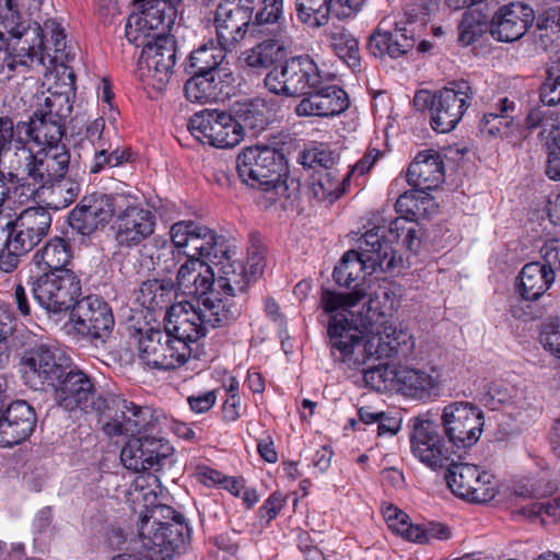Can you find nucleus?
Segmentation results:
<instances>
[{"label": "nucleus", "instance_id": "obj_43", "mask_svg": "<svg viewBox=\"0 0 560 560\" xmlns=\"http://www.w3.org/2000/svg\"><path fill=\"white\" fill-rule=\"evenodd\" d=\"M269 103L260 97L236 102L234 104V114L237 122H242L243 129L248 128L254 131L266 129L270 117Z\"/></svg>", "mask_w": 560, "mask_h": 560}, {"label": "nucleus", "instance_id": "obj_31", "mask_svg": "<svg viewBox=\"0 0 560 560\" xmlns=\"http://www.w3.org/2000/svg\"><path fill=\"white\" fill-rule=\"evenodd\" d=\"M234 256L235 253L228 248L217 260H211L218 267L215 288L236 299H245L244 293L254 277Z\"/></svg>", "mask_w": 560, "mask_h": 560}, {"label": "nucleus", "instance_id": "obj_39", "mask_svg": "<svg viewBox=\"0 0 560 560\" xmlns=\"http://www.w3.org/2000/svg\"><path fill=\"white\" fill-rule=\"evenodd\" d=\"M457 450L471 447L480 439L483 412L471 402H457Z\"/></svg>", "mask_w": 560, "mask_h": 560}, {"label": "nucleus", "instance_id": "obj_41", "mask_svg": "<svg viewBox=\"0 0 560 560\" xmlns=\"http://www.w3.org/2000/svg\"><path fill=\"white\" fill-rule=\"evenodd\" d=\"M329 47L335 55L350 68L360 67L361 54L359 39L342 25H332L326 33Z\"/></svg>", "mask_w": 560, "mask_h": 560}, {"label": "nucleus", "instance_id": "obj_40", "mask_svg": "<svg viewBox=\"0 0 560 560\" xmlns=\"http://www.w3.org/2000/svg\"><path fill=\"white\" fill-rule=\"evenodd\" d=\"M396 381V392L417 398L431 396L438 387L435 377L407 366H398Z\"/></svg>", "mask_w": 560, "mask_h": 560}, {"label": "nucleus", "instance_id": "obj_42", "mask_svg": "<svg viewBox=\"0 0 560 560\" xmlns=\"http://www.w3.org/2000/svg\"><path fill=\"white\" fill-rule=\"evenodd\" d=\"M228 51L232 50L225 49L218 43L215 45L213 40H209L190 52L187 70L197 72H220L224 73V77L228 78V69L221 67Z\"/></svg>", "mask_w": 560, "mask_h": 560}, {"label": "nucleus", "instance_id": "obj_30", "mask_svg": "<svg viewBox=\"0 0 560 560\" xmlns=\"http://www.w3.org/2000/svg\"><path fill=\"white\" fill-rule=\"evenodd\" d=\"M457 498L486 503L495 497L494 477L477 465L457 462Z\"/></svg>", "mask_w": 560, "mask_h": 560}, {"label": "nucleus", "instance_id": "obj_16", "mask_svg": "<svg viewBox=\"0 0 560 560\" xmlns=\"http://www.w3.org/2000/svg\"><path fill=\"white\" fill-rule=\"evenodd\" d=\"M58 405L68 410L100 413L106 407V398L97 395L92 378L82 371H67L54 385Z\"/></svg>", "mask_w": 560, "mask_h": 560}, {"label": "nucleus", "instance_id": "obj_1", "mask_svg": "<svg viewBox=\"0 0 560 560\" xmlns=\"http://www.w3.org/2000/svg\"><path fill=\"white\" fill-rule=\"evenodd\" d=\"M266 89L278 96L302 97L298 117H334L349 107L345 90L332 83L310 56H299L273 66L264 80Z\"/></svg>", "mask_w": 560, "mask_h": 560}, {"label": "nucleus", "instance_id": "obj_32", "mask_svg": "<svg viewBox=\"0 0 560 560\" xmlns=\"http://www.w3.org/2000/svg\"><path fill=\"white\" fill-rule=\"evenodd\" d=\"M176 281L183 294L190 296L187 301L194 302L215 288V273L203 260L187 259L179 267Z\"/></svg>", "mask_w": 560, "mask_h": 560}, {"label": "nucleus", "instance_id": "obj_59", "mask_svg": "<svg viewBox=\"0 0 560 560\" xmlns=\"http://www.w3.org/2000/svg\"><path fill=\"white\" fill-rule=\"evenodd\" d=\"M36 112L50 117L49 119L63 122V120L71 114L72 105L67 94L51 93L45 98L44 105Z\"/></svg>", "mask_w": 560, "mask_h": 560}, {"label": "nucleus", "instance_id": "obj_55", "mask_svg": "<svg viewBox=\"0 0 560 560\" xmlns=\"http://www.w3.org/2000/svg\"><path fill=\"white\" fill-rule=\"evenodd\" d=\"M337 160L338 154L324 144L305 148L298 158L299 163L304 167H320L323 171L332 168Z\"/></svg>", "mask_w": 560, "mask_h": 560}, {"label": "nucleus", "instance_id": "obj_61", "mask_svg": "<svg viewBox=\"0 0 560 560\" xmlns=\"http://www.w3.org/2000/svg\"><path fill=\"white\" fill-rule=\"evenodd\" d=\"M539 341L545 350L560 359V322L546 324L540 332Z\"/></svg>", "mask_w": 560, "mask_h": 560}, {"label": "nucleus", "instance_id": "obj_5", "mask_svg": "<svg viewBox=\"0 0 560 560\" xmlns=\"http://www.w3.org/2000/svg\"><path fill=\"white\" fill-rule=\"evenodd\" d=\"M354 318L370 334L364 341V351L375 355L376 360L407 359L415 350L411 334L397 328L385 318L383 302L377 294H370L362 311L354 313Z\"/></svg>", "mask_w": 560, "mask_h": 560}, {"label": "nucleus", "instance_id": "obj_49", "mask_svg": "<svg viewBox=\"0 0 560 560\" xmlns=\"http://www.w3.org/2000/svg\"><path fill=\"white\" fill-rule=\"evenodd\" d=\"M380 234L383 236L385 242L392 246V242H399L401 238V234L399 230H406V234L402 237L401 244L411 253H418L422 243L423 231L418 222L408 221L406 219L396 218L390 221L388 226V233L390 240H385L383 228L378 226Z\"/></svg>", "mask_w": 560, "mask_h": 560}, {"label": "nucleus", "instance_id": "obj_44", "mask_svg": "<svg viewBox=\"0 0 560 560\" xmlns=\"http://www.w3.org/2000/svg\"><path fill=\"white\" fill-rule=\"evenodd\" d=\"M349 180L350 173L342 175L332 167L318 172L311 189L316 199L331 203L346 192Z\"/></svg>", "mask_w": 560, "mask_h": 560}, {"label": "nucleus", "instance_id": "obj_7", "mask_svg": "<svg viewBox=\"0 0 560 560\" xmlns=\"http://www.w3.org/2000/svg\"><path fill=\"white\" fill-rule=\"evenodd\" d=\"M380 228L366 231L359 240V250L350 249L335 267L334 279L339 285L352 287L353 291H362V299L366 295L360 288L358 280L362 271L372 275L377 270L383 272L393 270L398 261L393 247L383 240Z\"/></svg>", "mask_w": 560, "mask_h": 560}, {"label": "nucleus", "instance_id": "obj_18", "mask_svg": "<svg viewBox=\"0 0 560 560\" xmlns=\"http://www.w3.org/2000/svg\"><path fill=\"white\" fill-rule=\"evenodd\" d=\"M66 361L57 350L39 346L23 355L20 364L22 378L33 389H42L45 385L54 387L67 372Z\"/></svg>", "mask_w": 560, "mask_h": 560}, {"label": "nucleus", "instance_id": "obj_9", "mask_svg": "<svg viewBox=\"0 0 560 560\" xmlns=\"http://www.w3.org/2000/svg\"><path fill=\"white\" fill-rule=\"evenodd\" d=\"M32 292L48 314H61L72 311L80 301L82 285L72 270L44 271L33 281Z\"/></svg>", "mask_w": 560, "mask_h": 560}, {"label": "nucleus", "instance_id": "obj_50", "mask_svg": "<svg viewBox=\"0 0 560 560\" xmlns=\"http://www.w3.org/2000/svg\"><path fill=\"white\" fill-rule=\"evenodd\" d=\"M283 56V46L276 39H265L244 54L247 67L269 68Z\"/></svg>", "mask_w": 560, "mask_h": 560}, {"label": "nucleus", "instance_id": "obj_26", "mask_svg": "<svg viewBox=\"0 0 560 560\" xmlns=\"http://www.w3.org/2000/svg\"><path fill=\"white\" fill-rule=\"evenodd\" d=\"M194 302L182 301L166 312L164 329L176 340L189 346L208 332V327Z\"/></svg>", "mask_w": 560, "mask_h": 560}, {"label": "nucleus", "instance_id": "obj_52", "mask_svg": "<svg viewBox=\"0 0 560 560\" xmlns=\"http://www.w3.org/2000/svg\"><path fill=\"white\" fill-rule=\"evenodd\" d=\"M159 479L156 476L148 474L138 476L131 489L129 490L130 500L133 503L142 504L143 511H148L156 504Z\"/></svg>", "mask_w": 560, "mask_h": 560}, {"label": "nucleus", "instance_id": "obj_56", "mask_svg": "<svg viewBox=\"0 0 560 560\" xmlns=\"http://www.w3.org/2000/svg\"><path fill=\"white\" fill-rule=\"evenodd\" d=\"M148 521V524L156 527H173V523H185V517L173 508L165 504H154L148 511H140V522Z\"/></svg>", "mask_w": 560, "mask_h": 560}, {"label": "nucleus", "instance_id": "obj_27", "mask_svg": "<svg viewBox=\"0 0 560 560\" xmlns=\"http://www.w3.org/2000/svg\"><path fill=\"white\" fill-rule=\"evenodd\" d=\"M51 215L43 207L24 209L13 220L12 247L14 250L30 252L47 236Z\"/></svg>", "mask_w": 560, "mask_h": 560}, {"label": "nucleus", "instance_id": "obj_36", "mask_svg": "<svg viewBox=\"0 0 560 560\" xmlns=\"http://www.w3.org/2000/svg\"><path fill=\"white\" fill-rule=\"evenodd\" d=\"M192 77L185 83V96L192 103L215 102L228 94L229 83L223 80L224 73L189 71Z\"/></svg>", "mask_w": 560, "mask_h": 560}, {"label": "nucleus", "instance_id": "obj_12", "mask_svg": "<svg viewBox=\"0 0 560 560\" xmlns=\"http://www.w3.org/2000/svg\"><path fill=\"white\" fill-rule=\"evenodd\" d=\"M127 197L95 191L85 195L71 210L68 222L72 233L90 236L116 215Z\"/></svg>", "mask_w": 560, "mask_h": 560}, {"label": "nucleus", "instance_id": "obj_25", "mask_svg": "<svg viewBox=\"0 0 560 560\" xmlns=\"http://www.w3.org/2000/svg\"><path fill=\"white\" fill-rule=\"evenodd\" d=\"M35 409L25 400H14L0 410V446L12 447L26 441L36 427Z\"/></svg>", "mask_w": 560, "mask_h": 560}, {"label": "nucleus", "instance_id": "obj_24", "mask_svg": "<svg viewBox=\"0 0 560 560\" xmlns=\"http://www.w3.org/2000/svg\"><path fill=\"white\" fill-rule=\"evenodd\" d=\"M172 451L168 442L147 435L129 440L120 452V458L127 469L147 471L162 467Z\"/></svg>", "mask_w": 560, "mask_h": 560}, {"label": "nucleus", "instance_id": "obj_54", "mask_svg": "<svg viewBox=\"0 0 560 560\" xmlns=\"http://www.w3.org/2000/svg\"><path fill=\"white\" fill-rule=\"evenodd\" d=\"M143 24V20L137 14L130 15L127 21L125 36L127 40L136 47H142V49L148 48L158 37L166 35L159 33L154 28H149V25Z\"/></svg>", "mask_w": 560, "mask_h": 560}, {"label": "nucleus", "instance_id": "obj_33", "mask_svg": "<svg viewBox=\"0 0 560 560\" xmlns=\"http://www.w3.org/2000/svg\"><path fill=\"white\" fill-rule=\"evenodd\" d=\"M444 180V165L440 153L422 151L407 171L408 184L418 190H433Z\"/></svg>", "mask_w": 560, "mask_h": 560}, {"label": "nucleus", "instance_id": "obj_57", "mask_svg": "<svg viewBox=\"0 0 560 560\" xmlns=\"http://www.w3.org/2000/svg\"><path fill=\"white\" fill-rule=\"evenodd\" d=\"M545 82L540 86V101L547 106L560 103V57L549 62Z\"/></svg>", "mask_w": 560, "mask_h": 560}, {"label": "nucleus", "instance_id": "obj_37", "mask_svg": "<svg viewBox=\"0 0 560 560\" xmlns=\"http://www.w3.org/2000/svg\"><path fill=\"white\" fill-rule=\"evenodd\" d=\"M459 9L466 8L459 25L457 42L463 46H469L479 42L490 32L491 20L489 4L483 7L459 3Z\"/></svg>", "mask_w": 560, "mask_h": 560}, {"label": "nucleus", "instance_id": "obj_13", "mask_svg": "<svg viewBox=\"0 0 560 560\" xmlns=\"http://www.w3.org/2000/svg\"><path fill=\"white\" fill-rule=\"evenodd\" d=\"M103 432L108 436L140 434L152 425L151 408L120 397L108 396L106 407L98 413Z\"/></svg>", "mask_w": 560, "mask_h": 560}, {"label": "nucleus", "instance_id": "obj_48", "mask_svg": "<svg viewBox=\"0 0 560 560\" xmlns=\"http://www.w3.org/2000/svg\"><path fill=\"white\" fill-rule=\"evenodd\" d=\"M298 20L312 30L328 24L331 13V0H295Z\"/></svg>", "mask_w": 560, "mask_h": 560}, {"label": "nucleus", "instance_id": "obj_17", "mask_svg": "<svg viewBox=\"0 0 560 560\" xmlns=\"http://www.w3.org/2000/svg\"><path fill=\"white\" fill-rule=\"evenodd\" d=\"M176 63L175 39L160 36L148 48H143L138 60L137 75L156 90H163L168 83Z\"/></svg>", "mask_w": 560, "mask_h": 560}, {"label": "nucleus", "instance_id": "obj_3", "mask_svg": "<svg viewBox=\"0 0 560 560\" xmlns=\"http://www.w3.org/2000/svg\"><path fill=\"white\" fill-rule=\"evenodd\" d=\"M13 0H0V40L7 42V49L21 66L34 62L46 65L63 63L69 54L65 30L56 20H46L43 25L32 27L20 21Z\"/></svg>", "mask_w": 560, "mask_h": 560}, {"label": "nucleus", "instance_id": "obj_6", "mask_svg": "<svg viewBox=\"0 0 560 560\" xmlns=\"http://www.w3.org/2000/svg\"><path fill=\"white\" fill-rule=\"evenodd\" d=\"M442 427L447 440L441 438L431 421H420L411 434L413 455L433 470L443 471V480L452 493H455V405L450 404L443 409Z\"/></svg>", "mask_w": 560, "mask_h": 560}, {"label": "nucleus", "instance_id": "obj_28", "mask_svg": "<svg viewBox=\"0 0 560 560\" xmlns=\"http://www.w3.org/2000/svg\"><path fill=\"white\" fill-rule=\"evenodd\" d=\"M533 9L522 2L501 7L491 18L490 34L499 42L511 43L520 39L533 24Z\"/></svg>", "mask_w": 560, "mask_h": 560}, {"label": "nucleus", "instance_id": "obj_10", "mask_svg": "<svg viewBox=\"0 0 560 560\" xmlns=\"http://www.w3.org/2000/svg\"><path fill=\"white\" fill-rule=\"evenodd\" d=\"M114 325L112 307L98 295H88L77 302L69 319L70 328L96 347L107 341Z\"/></svg>", "mask_w": 560, "mask_h": 560}, {"label": "nucleus", "instance_id": "obj_38", "mask_svg": "<svg viewBox=\"0 0 560 560\" xmlns=\"http://www.w3.org/2000/svg\"><path fill=\"white\" fill-rule=\"evenodd\" d=\"M49 118L42 113L35 112L30 121L18 122L19 131L25 133L26 140L31 139L43 147L65 145L60 143L63 136V122Z\"/></svg>", "mask_w": 560, "mask_h": 560}, {"label": "nucleus", "instance_id": "obj_11", "mask_svg": "<svg viewBox=\"0 0 560 560\" xmlns=\"http://www.w3.org/2000/svg\"><path fill=\"white\" fill-rule=\"evenodd\" d=\"M139 358L150 369L168 371L180 368L191 354V348L176 341L165 329L150 328L140 334Z\"/></svg>", "mask_w": 560, "mask_h": 560}, {"label": "nucleus", "instance_id": "obj_47", "mask_svg": "<svg viewBox=\"0 0 560 560\" xmlns=\"http://www.w3.org/2000/svg\"><path fill=\"white\" fill-rule=\"evenodd\" d=\"M283 0H261L252 25V36L272 35L283 20Z\"/></svg>", "mask_w": 560, "mask_h": 560}, {"label": "nucleus", "instance_id": "obj_20", "mask_svg": "<svg viewBox=\"0 0 560 560\" xmlns=\"http://www.w3.org/2000/svg\"><path fill=\"white\" fill-rule=\"evenodd\" d=\"M253 8L237 0H223L217 7L213 24L217 42L225 49H235L246 34L252 36Z\"/></svg>", "mask_w": 560, "mask_h": 560}, {"label": "nucleus", "instance_id": "obj_34", "mask_svg": "<svg viewBox=\"0 0 560 560\" xmlns=\"http://www.w3.org/2000/svg\"><path fill=\"white\" fill-rule=\"evenodd\" d=\"M26 139L18 124L9 116H0V167L8 171V178L15 166L25 160Z\"/></svg>", "mask_w": 560, "mask_h": 560}, {"label": "nucleus", "instance_id": "obj_23", "mask_svg": "<svg viewBox=\"0 0 560 560\" xmlns=\"http://www.w3.org/2000/svg\"><path fill=\"white\" fill-rule=\"evenodd\" d=\"M454 83L431 92L419 90L413 96V106L419 112L430 113V126L438 133H448L455 129Z\"/></svg>", "mask_w": 560, "mask_h": 560}, {"label": "nucleus", "instance_id": "obj_51", "mask_svg": "<svg viewBox=\"0 0 560 560\" xmlns=\"http://www.w3.org/2000/svg\"><path fill=\"white\" fill-rule=\"evenodd\" d=\"M517 514L529 520H539L541 524L560 522V497L530 501L522 505Z\"/></svg>", "mask_w": 560, "mask_h": 560}, {"label": "nucleus", "instance_id": "obj_14", "mask_svg": "<svg viewBox=\"0 0 560 560\" xmlns=\"http://www.w3.org/2000/svg\"><path fill=\"white\" fill-rule=\"evenodd\" d=\"M188 129L197 139L220 149L233 148L244 138L242 122L219 109H203L194 114Z\"/></svg>", "mask_w": 560, "mask_h": 560}, {"label": "nucleus", "instance_id": "obj_19", "mask_svg": "<svg viewBox=\"0 0 560 560\" xmlns=\"http://www.w3.org/2000/svg\"><path fill=\"white\" fill-rule=\"evenodd\" d=\"M112 229L119 247H136L154 233L155 215L127 198L116 213Z\"/></svg>", "mask_w": 560, "mask_h": 560}, {"label": "nucleus", "instance_id": "obj_21", "mask_svg": "<svg viewBox=\"0 0 560 560\" xmlns=\"http://www.w3.org/2000/svg\"><path fill=\"white\" fill-rule=\"evenodd\" d=\"M173 527H156L148 524V521L139 524V538L144 557L149 560H170L184 545L189 536L190 528L187 524L173 523Z\"/></svg>", "mask_w": 560, "mask_h": 560}, {"label": "nucleus", "instance_id": "obj_8", "mask_svg": "<svg viewBox=\"0 0 560 560\" xmlns=\"http://www.w3.org/2000/svg\"><path fill=\"white\" fill-rule=\"evenodd\" d=\"M236 171L244 184L269 190L284 184L287 160L281 151L270 147H248L236 159Z\"/></svg>", "mask_w": 560, "mask_h": 560}, {"label": "nucleus", "instance_id": "obj_53", "mask_svg": "<svg viewBox=\"0 0 560 560\" xmlns=\"http://www.w3.org/2000/svg\"><path fill=\"white\" fill-rule=\"evenodd\" d=\"M396 365L380 364L366 370L363 374V381L366 386L376 392H392L396 387L397 378Z\"/></svg>", "mask_w": 560, "mask_h": 560}, {"label": "nucleus", "instance_id": "obj_22", "mask_svg": "<svg viewBox=\"0 0 560 560\" xmlns=\"http://www.w3.org/2000/svg\"><path fill=\"white\" fill-rule=\"evenodd\" d=\"M418 36L413 21L400 20L392 31L376 28L368 38L366 49L376 58L397 59L415 47Z\"/></svg>", "mask_w": 560, "mask_h": 560}, {"label": "nucleus", "instance_id": "obj_62", "mask_svg": "<svg viewBox=\"0 0 560 560\" xmlns=\"http://www.w3.org/2000/svg\"><path fill=\"white\" fill-rule=\"evenodd\" d=\"M503 121L498 113L485 114L480 122V131L488 133L490 137H504L511 138L514 132H518L516 128L505 129Z\"/></svg>", "mask_w": 560, "mask_h": 560}, {"label": "nucleus", "instance_id": "obj_60", "mask_svg": "<svg viewBox=\"0 0 560 560\" xmlns=\"http://www.w3.org/2000/svg\"><path fill=\"white\" fill-rule=\"evenodd\" d=\"M171 285L161 281H150L143 284L141 293L144 298L150 296L148 303L151 308L167 307L171 302Z\"/></svg>", "mask_w": 560, "mask_h": 560}, {"label": "nucleus", "instance_id": "obj_2", "mask_svg": "<svg viewBox=\"0 0 560 560\" xmlns=\"http://www.w3.org/2000/svg\"><path fill=\"white\" fill-rule=\"evenodd\" d=\"M25 155L8 179L14 185L21 202L38 199L48 208L60 210L78 198L81 184L67 176L70 152L66 145L43 147L35 153L26 145Z\"/></svg>", "mask_w": 560, "mask_h": 560}, {"label": "nucleus", "instance_id": "obj_4", "mask_svg": "<svg viewBox=\"0 0 560 560\" xmlns=\"http://www.w3.org/2000/svg\"><path fill=\"white\" fill-rule=\"evenodd\" d=\"M362 291L335 293L324 290L322 305L326 313L331 314L328 323V338L331 355L335 360L360 365L366 359L374 358L364 351L363 338L370 335L354 318L351 311L361 300Z\"/></svg>", "mask_w": 560, "mask_h": 560}, {"label": "nucleus", "instance_id": "obj_58", "mask_svg": "<svg viewBox=\"0 0 560 560\" xmlns=\"http://www.w3.org/2000/svg\"><path fill=\"white\" fill-rule=\"evenodd\" d=\"M516 390L510 384L494 382L489 385L487 393L482 397L486 407L497 410L514 401Z\"/></svg>", "mask_w": 560, "mask_h": 560}, {"label": "nucleus", "instance_id": "obj_45", "mask_svg": "<svg viewBox=\"0 0 560 560\" xmlns=\"http://www.w3.org/2000/svg\"><path fill=\"white\" fill-rule=\"evenodd\" d=\"M70 253L62 238L56 237L46 243L32 258L34 265L44 271L68 270L65 266L70 261Z\"/></svg>", "mask_w": 560, "mask_h": 560}, {"label": "nucleus", "instance_id": "obj_63", "mask_svg": "<svg viewBox=\"0 0 560 560\" xmlns=\"http://www.w3.org/2000/svg\"><path fill=\"white\" fill-rule=\"evenodd\" d=\"M541 257L544 259V266L546 270H551L556 276V271L560 270V241L549 240L540 249Z\"/></svg>", "mask_w": 560, "mask_h": 560}, {"label": "nucleus", "instance_id": "obj_64", "mask_svg": "<svg viewBox=\"0 0 560 560\" xmlns=\"http://www.w3.org/2000/svg\"><path fill=\"white\" fill-rule=\"evenodd\" d=\"M366 0H331V12L339 20L355 16L364 7Z\"/></svg>", "mask_w": 560, "mask_h": 560}, {"label": "nucleus", "instance_id": "obj_29", "mask_svg": "<svg viewBox=\"0 0 560 560\" xmlns=\"http://www.w3.org/2000/svg\"><path fill=\"white\" fill-rule=\"evenodd\" d=\"M244 301L245 299H236L214 288L203 298L195 300L194 305L209 329L235 322L242 313Z\"/></svg>", "mask_w": 560, "mask_h": 560}, {"label": "nucleus", "instance_id": "obj_46", "mask_svg": "<svg viewBox=\"0 0 560 560\" xmlns=\"http://www.w3.org/2000/svg\"><path fill=\"white\" fill-rule=\"evenodd\" d=\"M433 206V199L428 191L413 188L399 196L395 210L400 214L399 218L417 222L418 219L425 218L429 208Z\"/></svg>", "mask_w": 560, "mask_h": 560}, {"label": "nucleus", "instance_id": "obj_15", "mask_svg": "<svg viewBox=\"0 0 560 560\" xmlns=\"http://www.w3.org/2000/svg\"><path fill=\"white\" fill-rule=\"evenodd\" d=\"M170 235L173 245L183 249L188 259L217 260L228 249L224 240L213 230L191 220L174 223Z\"/></svg>", "mask_w": 560, "mask_h": 560}, {"label": "nucleus", "instance_id": "obj_35", "mask_svg": "<svg viewBox=\"0 0 560 560\" xmlns=\"http://www.w3.org/2000/svg\"><path fill=\"white\" fill-rule=\"evenodd\" d=\"M555 282V275L546 270L541 262L532 261L526 264L516 278V293L524 301L534 302L539 300Z\"/></svg>", "mask_w": 560, "mask_h": 560}]
</instances>
